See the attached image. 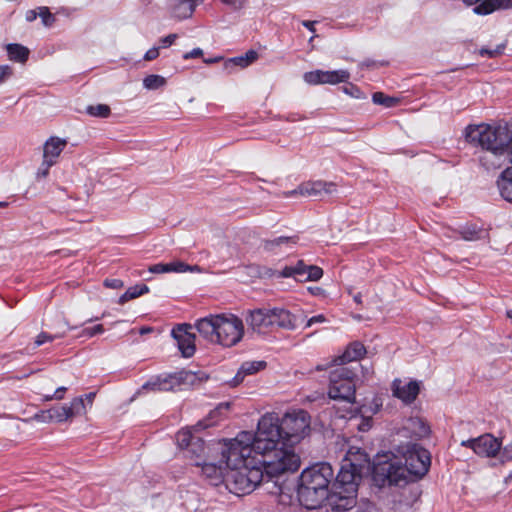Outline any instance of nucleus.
Masks as SVG:
<instances>
[{"label":"nucleus","instance_id":"obj_39","mask_svg":"<svg viewBox=\"0 0 512 512\" xmlns=\"http://www.w3.org/2000/svg\"><path fill=\"white\" fill-rule=\"evenodd\" d=\"M462 237L468 241H474L484 237L485 231L475 226L466 227L462 232Z\"/></svg>","mask_w":512,"mask_h":512},{"label":"nucleus","instance_id":"obj_50","mask_svg":"<svg viewBox=\"0 0 512 512\" xmlns=\"http://www.w3.org/2000/svg\"><path fill=\"white\" fill-rule=\"evenodd\" d=\"M12 75V68L9 65L0 66V83L7 80Z\"/></svg>","mask_w":512,"mask_h":512},{"label":"nucleus","instance_id":"obj_60","mask_svg":"<svg viewBox=\"0 0 512 512\" xmlns=\"http://www.w3.org/2000/svg\"><path fill=\"white\" fill-rule=\"evenodd\" d=\"M315 23H316L315 21H309V20L302 21V25L304 27H306L307 29H309L311 32H315V28H314Z\"/></svg>","mask_w":512,"mask_h":512},{"label":"nucleus","instance_id":"obj_53","mask_svg":"<svg viewBox=\"0 0 512 512\" xmlns=\"http://www.w3.org/2000/svg\"><path fill=\"white\" fill-rule=\"evenodd\" d=\"M326 322V318L324 315L320 314V315H317V316H313L311 317L308 321H307V324H306V327H311L313 326L314 324H318V323H324Z\"/></svg>","mask_w":512,"mask_h":512},{"label":"nucleus","instance_id":"obj_22","mask_svg":"<svg viewBox=\"0 0 512 512\" xmlns=\"http://www.w3.org/2000/svg\"><path fill=\"white\" fill-rule=\"evenodd\" d=\"M197 466H201L203 476L209 481L211 485L218 486L220 484L225 485L226 480V466L216 465L214 463H196Z\"/></svg>","mask_w":512,"mask_h":512},{"label":"nucleus","instance_id":"obj_45","mask_svg":"<svg viewBox=\"0 0 512 512\" xmlns=\"http://www.w3.org/2000/svg\"><path fill=\"white\" fill-rule=\"evenodd\" d=\"M367 354V350L365 346L360 342L354 341V361H362L366 360L365 356Z\"/></svg>","mask_w":512,"mask_h":512},{"label":"nucleus","instance_id":"obj_44","mask_svg":"<svg viewBox=\"0 0 512 512\" xmlns=\"http://www.w3.org/2000/svg\"><path fill=\"white\" fill-rule=\"evenodd\" d=\"M38 15L41 17L45 26H51L55 20L54 16L50 13L47 7H40Z\"/></svg>","mask_w":512,"mask_h":512},{"label":"nucleus","instance_id":"obj_59","mask_svg":"<svg viewBox=\"0 0 512 512\" xmlns=\"http://www.w3.org/2000/svg\"><path fill=\"white\" fill-rule=\"evenodd\" d=\"M37 15H38V13H36V11H34V10H29V11H27V13H26V16H25V17H26V20H27L28 22H32V21H34V20L37 18Z\"/></svg>","mask_w":512,"mask_h":512},{"label":"nucleus","instance_id":"obj_64","mask_svg":"<svg viewBox=\"0 0 512 512\" xmlns=\"http://www.w3.org/2000/svg\"><path fill=\"white\" fill-rule=\"evenodd\" d=\"M309 290L314 295H320L322 293V289L320 287L309 288Z\"/></svg>","mask_w":512,"mask_h":512},{"label":"nucleus","instance_id":"obj_3","mask_svg":"<svg viewBox=\"0 0 512 512\" xmlns=\"http://www.w3.org/2000/svg\"><path fill=\"white\" fill-rule=\"evenodd\" d=\"M351 347L352 343H349L342 354L315 368L316 371H323L334 367L330 372L328 395L336 401L334 408L340 418H351L349 415L352 413V370L347 366L352 362Z\"/></svg>","mask_w":512,"mask_h":512},{"label":"nucleus","instance_id":"obj_43","mask_svg":"<svg viewBox=\"0 0 512 512\" xmlns=\"http://www.w3.org/2000/svg\"><path fill=\"white\" fill-rule=\"evenodd\" d=\"M496 457L500 460V462L505 463L512 460V445H508L505 447H499V451H497Z\"/></svg>","mask_w":512,"mask_h":512},{"label":"nucleus","instance_id":"obj_57","mask_svg":"<svg viewBox=\"0 0 512 512\" xmlns=\"http://www.w3.org/2000/svg\"><path fill=\"white\" fill-rule=\"evenodd\" d=\"M66 390H67V388L64 386L57 388L53 394V397H55V400H62L64 398V394H65Z\"/></svg>","mask_w":512,"mask_h":512},{"label":"nucleus","instance_id":"obj_46","mask_svg":"<svg viewBox=\"0 0 512 512\" xmlns=\"http://www.w3.org/2000/svg\"><path fill=\"white\" fill-rule=\"evenodd\" d=\"M232 66H239L241 68H244V67L248 66V63L245 60L244 56H238V57H234V58L229 59L225 63V68L226 69H229Z\"/></svg>","mask_w":512,"mask_h":512},{"label":"nucleus","instance_id":"obj_27","mask_svg":"<svg viewBox=\"0 0 512 512\" xmlns=\"http://www.w3.org/2000/svg\"><path fill=\"white\" fill-rule=\"evenodd\" d=\"M265 367V362L263 361H252L245 362L241 365L238 373L232 380V386H237L242 383L245 375H251Z\"/></svg>","mask_w":512,"mask_h":512},{"label":"nucleus","instance_id":"obj_10","mask_svg":"<svg viewBox=\"0 0 512 512\" xmlns=\"http://www.w3.org/2000/svg\"><path fill=\"white\" fill-rule=\"evenodd\" d=\"M354 421L359 432L369 431L373 426V416L378 413L382 406V399L375 393H370L362 400H357L354 396Z\"/></svg>","mask_w":512,"mask_h":512},{"label":"nucleus","instance_id":"obj_29","mask_svg":"<svg viewBox=\"0 0 512 512\" xmlns=\"http://www.w3.org/2000/svg\"><path fill=\"white\" fill-rule=\"evenodd\" d=\"M189 268V265L177 261V262H171V263H158L155 265H152L149 267V271L151 273H168V272H176V273H182L186 272Z\"/></svg>","mask_w":512,"mask_h":512},{"label":"nucleus","instance_id":"obj_51","mask_svg":"<svg viewBox=\"0 0 512 512\" xmlns=\"http://www.w3.org/2000/svg\"><path fill=\"white\" fill-rule=\"evenodd\" d=\"M158 56H159V48L158 47H152L151 49H149L145 53L144 59L146 61H151V60L156 59Z\"/></svg>","mask_w":512,"mask_h":512},{"label":"nucleus","instance_id":"obj_35","mask_svg":"<svg viewBox=\"0 0 512 512\" xmlns=\"http://www.w3.org/2000/svg\"><path fill=\"white\" fill-rule=\"evenodd\" d=\"M195 437L189 429H183L176 434V442L180 449L186 450Z\"/></svg>","mask_w":512,"mask_h":512},{"label":"nucleus","instance_id":"obj_13","mask_svg":"<svg viewBox=\"0 0 512 512\" xmlns=\"http://www.w3.org/2000/svg\"><path fill=\"white\" fill-rule=\"evenodd\" d=\"M196 379V373L192 371H181L175 375H170L165 378H157L153 381L147 382L142 386V389L168 391L174 389L175 386H178L181 383L193 385Z\"/></svg>","mask_w":512,"mask_h":512},{"label":"nucleus","instance_id":"obj_6","mask_svg":"<svg viewBox=\"0 0 512 512\" xmlns=\"http://www.w3.org/2000/svg\"><path fill=\"white\" fill-rule=\"evenodd\" d=\"M510 133L506 125H470L465 129V138L469 143L480 146L494 155H504V150L509 144Z\"/></svg>","mask_w":512,"mask_h":512},{"label":"nucleus","instance_id":"obj_24","mask_svg":"<svg viewBox=\"0 0 512 512\" xmlns=\"http://www.w3.org/2000/svg\"><path fill=\"white\" fill-rule=\"evenodd\" d=\"M298 240V236H280L275 239L265 240L263 248L268 252L274 253L288 251L298 243Z\"/></svg>","mask_w":512,"mask_h":512},{"label":"nucleus","instance_id":"obj_63","mask_svg":"<svg viewBox=\"0 0 512 512\" xmlns=\"http://www.w3.org/2000/svg\"><path fill=\"white\" fill-rule=\"evenodd\" d=\"M210 424H204L203 422H198L195 426H194V429L196 431H199L201 429H205L209 426Z\"/></svg>","mask_w":512,"mask_h":512},{"label":"nucleus","instance_id":"obj_25","mask_svg":"<svg viewBox=\"0 0 512 512\" xmlns=\"http://www.w3.org/2000/svg\"><path fill=\"white\" fill-rule=\"evenodd\" d=\"M203 0H171L172 15L178 19H186L192 16L195 7Z\"/></svg>","mask_w":512,"mask_h":512},{"label":"nucleus","instance_id":"obj_33","mask_svg":"<svg viewBox=\"0 0 512 512\" xmlns=\"http://www.w3.org/2000/svg\"><path fill=\"white\" fill-rule=\"evenodd\" d=\"M149 292V287L146 284H137L127 289V291L120 296L118 303L124 304L129 300L135 299Z\"/></svg>","mask_w":512,"mask_h":512},{"label":"nucleus","instance_id":"obj_42","mask_svg":"<svg viewBox=\"0 0 512 512\" xmlns=\"http://www.w3.org/2000/svg\"><path fill=\"white\" fill-rule=\"evenodd\" d=\"M50 415H51V422L56 421L58 423H62L67 421L66 420V412L65 409L61 406L50 408Z\"/></svg>","mask_w":512,"mask_h":512},{"label":"nucleus","instance_id":"obj_17","mask_svg":"<svg viewBox=\"0 0 512 512\" xmlns=\"http://www.w3.org/2000/svg\"><path fill=\"white\" fill-rule=\"evenodd\" d=\"M190 324H179L172 330V336L184 357H191L195 353V334L191 332Z\"/></svg>","mask_w":512,"mask_h":512},{"label":"nucleus","instance_id":"obj_56","mask_svg":"<svg viewBox=\"0 0 512 512\" xmlns=\"http://www.w3.org/2000/svg\"><path fill=\"white\" fill-rule=\"evenodd\" d=\"M222 2L226 5L233 6L234 8H241L245 0H222Z\"/></svg>","mask_w":512,"mask_h":512},{"label":"nucleus","instance_id":"obj_48","mask_svg":"<svg viewBox=\"0 0 512 512\" xmlns=\"http://www.w3.org/2000/svg\"><path fill=\"white\" fill-rule=\"evenodd\" d=\"M33 418L39 422L49 423L51 422L50 410L48 409L40 411L39 413L35 414Z\"/></svg>","mask_w":512,"mask_h":512},{"label":"nucleus","instance_id":"obj_9","mask_svg":"<svg viewBox=\"0 0 512 512\" xmlns=\"http://www.w3.org/2000/svg\"><path fill=\"white\" fill-rule=\"evenodd\" d=\"M280 433L288 447L298 443L310 429V416L304 410L286 413L278 419Z\"/></svg>","mask_w":512,"mask_h":512},{"label":"nucleus","instance_id":"obj_21","mask_svg":"<svg viewBox=\"0 0 512 512\" xmlns=\"http://www.w3.org/2000/svg\"><path fill=\"white\" fill-rule=\"evenodd\" d=\"M272 326L277 325L279 328L294 330L297 326V317L284 308L270 309Z\"/></svg>","mask_w":512,"mask_h":512},{"label":"nucleus","instance_id":"obj_28","mask_svg":"<svg viewBox=\"0 0 512 512\" xmlns=\"http://www.w3.org/2000/svg\"><path fill=\"white\" fill-rule=\"evenodd\" d=\"M497 185L501 196L512 202V168H507L501 173Z\"/></svg>","mask_w":512,"mask_h":512},{"label":"nucleus","instance_id":"obj_38","mask_svg":"<svg viewBox=\"0 0 512 512\" xmlns=\"http://www.w3.org/2000/svg\"><path fill=\"white\" fill-rule=\"evenodd\" d=\"M373 102L378 105H383L385 107H393L398 103V99L389 97L382 92H376L373 94Z\"/></svg>","mask_w":512,"mask_h":512},{"label":"nucleus","instance_id":"obj_5","mask_svg":"<svg viewBox=\"0 0 512 512\" xmlns=\"http://www.w3.org/2000/svg\"><path fill=\"white\" fill-rule=\"evenodd\" d=\"M195 328L210 343L224 347L237 345L244 336L243 321L234 314L209 315L199 319Z\"/></svg>","mask_w":512,"mask_h":512},{"label":"nucleus","instance_id":"obj_11","mask_svg":"<svg viewBox=\"0 0 512 512\" xmlns=\"http://www.w3.org/2000/svg\"><path fill=\"white\" fill-rule=\"evenodd\" d=\"M405 464L403 466L407 468L408 479L414 477H422L424 476L430 467L431 458L430 453L416 445L411 444L406 447V450L401 451Z\"/></svg>","mask_w":512,"mask_h":512},{"label":"nucleus","instance_id":"obj_26","mask_svg":"<svg viewBox=\"0 0 512 512\" xmlns=\"http://www.w3.org/2000/svg\"><path fill=\"white\" fill-rule=\"evenodd\" d=\"M405 431L411 433V435L415 438L426 437L430 433V427L428 424L419 417H411L406 421V424L403 428Z\"/></svg>","mask_w":512,"mask_h":512},{"label":"nucleus","instance_id":"obj_49","mask_svg":"<svg viewBox=\"0 0 512 512\" xmlns=\"http://www.w3.org/2000/svg\"><path fill=\"white\" fill-rule=\"evenodd\" d=\"M104 285L107 288L120 289V288H122L124 286V283L120 279H106L104 281Z\"/></svg>","mask_w":512,"mask_h":512},{"label":"nucleus","instance_id":"obj_30","mask_svg":"<svg viewBox=\"0 0 512 512\" xmlns=\"http://www.w3.org/2000/svg\"><path fill=\"white\" fill-rule=\"evenodd\" d=\"M65 409L66 420H71L76 416H81L86 414V406L83 397H75L72 399L69 405L61 406Z\"/></svg>","mask_w":512,"mask_h":512},{"label":"nucleus","instance_id":"obj_41","mask_svg":"<svg viewBox=\"0 0 512 512\" xmlns=\"http://www.w3.org/2000/svg\"><path fill=\"white\" fill-rule=\"evenodd\" d=\"M505 49V44L498 45L495 49L482 48L479 50V54L482 57L495 58L500 56Z\"/></svg>","mask_w":512,"mask_h":512},{"label":"nucleus","instance_id":"obj_8","mask_svg":"<svg viewBox=\"0 0 512 512\" xmlns=\"http://www.w3.org/2000/svg\"><path fill=\"white\" fill-rule=\"evenodd\" d=\"M252 433L240 432L234 439L224 444L221 454L227 469L248 464L258 465L259 461L251 447Z\"/></svg>","mask_w":512,"mask_h":512},{"label":"nucleus","instance_id":"obj_18","mask_svg":"<svg viewBox=\"0 0 512 512\" xmlns=\"http://www.w3.org/2000/svg\"><path fill=\"white\" fill-rule=\"evenodd\" d=\"M245 320L249 328L259 334L266 333L272 327L270 309L268 308L250 310Z\"/></svg>","mask_w":512,"mask_h":512},{"label":"nucleus","instance_id":"obj_7","mask_svg":"<svg viewBox=\"0 0 512 512\" xmlns=\"http://www.w3.org/2000/svg\"><path fill=\"white\" fill-rule=\"evenodd\" d=\"M267 477L263 466L248 464L227 469L225 487L236 495L249 494Z\"/></svg>","mask_w":512,"mask_h":512},{"label":"nucleus","instance_id":"obj_55","mask_svg":"<svg viewBox=\"0 0 512 512\" xmlns=\"http://www.w3.org/2000/svg\"><path fill=\"white\" fill-rule=\"evenodd\" d=\"M248 65L253 63L258 58V53L254 50H249L243 55Z\"/></svg>","mask_w":512,"mask_h":512},{"label":"nucleus","instance_id":"obj_62","mask_svg":"<svg viewBox=\"0 0 512 512\" xmlns=\"http://www.w3.org/2000/svg\"><path fill=\"white\" fill-rule=\"evenodd\" d=\"M353 319L357 320V321H365V320L370 319V317H369V315H362V314H355L354 313Z\"/></svg>","mask_w":512,"mask_h":512},{"label":"nucleus","instance_id":"obj_15","mask_svg":"<svg viewBox=\"0 0 512 512\" xmlns=\"http://www.w3.org/2000/svg\"><path fill=\"white\" fill-rule=\"evenodd\" d=\"M306 83L310 85L319 84H338L341 82H347L350 78V72L348 70H334V71H323L315 70L306 72L303 76Z\"/></svg>","mask_w":512,"mask_h":512},{"label":"nucleus","instance_id":"obj_12","mask_svg":"<svg viewBox=\"0 0 512 512\" xmlns=\"http://www.w3.org/2000/svg\"><path fill=\"white\" fill-rule=\"evenodd\" d=\"M277 277L294 278L296 281H317L323 276V270L315 265H306L302 260L293 266H286L276 273Z\"/></svg>","mask_w":512,"mask_h":512},{"label":"nucleus","instance_id":"obj_16","mask_svg":"<svg viewBox=\"0 0 512 512\" xmlns=\"http://www.w3.org/2000/svg\"><path fill=\"white\" fill-rule=\"evenodd\" d=\"M335 185L323 181H308L300 184L296 189L284 193L285 197L301 195L305 197L320 198L334 191Z\"/></svg>","mask_w":512,"mask_h":512},{"label":"nucleus","instance_id":"obj_34","mask_svg":"<svg viewBox=\"0 0 512 512\" xmlns=\"http://www.w3.org/2000/svg\"><path fill=\"white\" fill-rule=\"evenodd\" d=\"M166 85V79L163 76L151 74L144 78L143 86L148 90H156Z\"/></svg>","mask_w":512,"mask_h":512},{"label":"nucleus","instance_id":"obj_52","mask_svg":"<svg viewBox=\"0 0 512 512\" xmlns=\"http://www.w3.org/2000/svg\"><path fill=\"white\" fill-rule=\"evenodd\" d=\"M178 38V35L175 33L169 34L166 37H163L160 41L163 47H169L174 43V41Z\"/></svg>","mask_w":512,"mask_h":512},{"label":"nucleus","instance_id":"obj_37","mask_svg":"<svg viewBox=\"0 0 512 512\" xmlns=\"http://www.w3.org/2000/svg\"><path fill=\"white\" fill-rule=\"evenodd\" d=\"M186 451L190 454L191 457H200L205 452L204 441L200 437L196 436L191 444L187 447Z\"/></svg>","mask_w":512,"mask_h":512},{"label":"nucleus","instance_id":"obj_20","mask_svg":"<svg viewBox=\"0 0 512 512\" xmlns=\"http://www.w3.org/2000/svg\"><path fill=\"white\" fill-rule=\"evenodd\" d=\"M467 6L476 5L473 12L478 15H488L497 9L512 7V0H463Z\"/></svg>","mask_w":512,"mask_h":512},{"label":"nucleus","instance_id":"obj_32","mask_svg":"<svg viewBox=\"0 0 512 512\" xmlns=\"http://www.w3.org/2000/svg\"><path fill=\"white\" fill-rule=\"evenodd\" d=\"M9 59L12 61L24 63L29 56V49L20 44H8L6 47Z\"/></svg>","mask_w":512,"mask_h":512},{"label":"nucleus","instance_id":"obj_1","mask_svg":"<svg viewBox=\"0 0 512 512\" xmlns=\"http://www.w3.org/2000/svg\"><path fill=\"white\" fill-rule=\"evenodd\" d=\"M351 449L342 459L332 491L328 487L334 471L329 463H317L302 471L297 486L300 504L307 509H317L326 502L333 512H345L352 508V460Z\"/></svg>","mask_w":512,"mask_h":512},{"label":"nucleus","instance_id":"obj_31","mask_svg":"<svg viewBox=\"0 0 512 512\" xmlns=\"http://www.w3.org/2000/svg\"><path fill=\"white\" fill-rule=\"evenodd\" d=\"M374 374L373 363L369 360L359 361L357 367H354V381L364 382L369 380Z\"/></svg>","mask_w":512,"mask_h":512},{"label":"nucleus","instance_id":"obj_36","mask_svg":"<svg viewBox=\"0 0 512 512\" xmlns=\"http://www.w3.org/2000/svg\"><path fill=\"white\" fill-rule=\"evenodd\" d=\"M86 112L93 117L107 118L110 113V107L106 104L90 105L86 108Z\"/></svg>","mask_w":512,"mask_h":512},{"label":"nucleus","instance_id":"obj_19","mask_svg":"<svg viewBox=\"0 0 512 512\" xmlns=\"http://www.w3.org/2000/svg\"><path fill=\"white\" fill-rule=\"evenodd\" d=\"M419 390L417 381L403 382L400 379H395L392 383L393 395L406 404H410L416 399Z\"/></svg>","mask_w":512,"mask_h":512},{"label":"nucleus","instance_id":"obj_58","mask_svg":"<svg viewBox=\"0 0 512 512\" xmlns=\"http://www.w3.org/2000/svg\"><path fill=\"white\" fill-rule=\"evenodd\" d=\"M51 166H48V162L45 161V159H43V163L38 171V175H41L43 177H46L48 175V172H49V168Z\"/></svg>","mask_w":512,"mask_h":512},{"label":"nucleus","instance_id":"obj_61","mask_svg":"<svg viewBox=\"0 0 512 512\" xmlns=\"http://www.w3.org/2000/svg\"><path fill=\"white\" fill-rule=\"evenodd\" d=\"M95 396H96V393L95 392H90L88 394L85 395V399L87 400V403L92 406L93 404V401L95 399Z\"/></svg>","mask_w":512,"mask_h":512},{"label":"nucleus","instance_id":"obj_54","mask_svg":"<svg viewBox=\"0 0 512 512\" xmlns=\"http://www.w3.org/2000/svg\"><path fill=\"white\" fill-rule=\"evenodd\" d=\"M202 55H203L202 49L195 48L192 51L185 53L183 55V58L187 60V59H192V58H198V57H201Z\"/></svg>","mask_w":512,"mask_h":512},{"label":"nucleus","instance_id":"obj_4","mask_svg":"<svg viewBox=\"0 0 512 512\" xmlns=\"http://www.w3.org/2000/svg\"><path fill=\"white\" fill-rule=\"evenodd\" d=\"M372 472L373 481L379 487L402 486L409 482L407 468L397 457L378 460L371 467L370 459L365 452L358 449L354 452V479Z\"/></svg>","mask_w":512,"mask_h":512},{"label":"nucleus","instance_id":"obj_14","mask_svg":"<svg viewBox=\"0 0 512 512\" xmlns=\"http://www.w3.org/2000/svg\"><path fill=\"white\" fill-rule=\"evenodd\" d=\"M461 446L472 449L480 457H496L499 451L500 440L491 434H484L477 438L464 440Z\"/></svg>","mask_w":512,"mask_h":512},{"label":"nucleus","instance_id":"obj_47","mask_svg":"<svg viewBox=\"0 0 512 512\" xmlns=\"http://www.w3.org/2000/svg\"><path fill=\"white\" fill-rule=\"evenodd\" d=\"M104 331L103 325L98 324L92 328H87L82 331V335L92 337L96 334H101Z\"/></svg>","mask_w":512,"mask_h":512},{"label":"nucleus","instance_id":"obj_40","mask_svg":"<svg viewBox=\"0 0 512 512\" xmlns=\"http://www.w3.org/2000/svg\"><path fill=\"white\" fill-rule=\"evenodd\" d=\"M66 335L65 332L57 333V334H50L47 332H41L34 341V348H37L41 345H43L46 342H52L57 338H62Z\"/></svg>","mask_w":512,"mask_h":512},{"label":"nucleus","instance_id":"obj_2","mask_svg":"<svg viewBox=\"0 0 512 512\" xmlns=\"http://www.w3.org/2000/svg\"><path fill=\"white\" fill-rule=\"evenodd\" d=\"M278 427V416L268 413L258 422L256 433H252L251 447L255 455H260L268 479L286 472H294L300 466V458L294 449L287 446Z\"/></svg>","mask_w":512,"mask_h":512},{"label":"nucleus","instance_id":"obj_23","mask_svg":"<svg viewBox=\"0 0 512 512\" xmlns=\"http://www.w3.org/2000/svg\"><path fill=\"white\" fill-rule=\"evenodd\" d=\"M67 141L58 137H51L44 145L43 159L48 162V166L56 163L63 149L66 147Z\"/></svg>","mask_w":512,"mask_h":512}]
</instances>
